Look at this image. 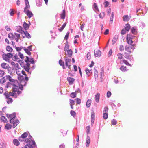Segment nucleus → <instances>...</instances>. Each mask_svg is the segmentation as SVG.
I'll list each match as a JSON object with an SVG mask.
<instances>
[{
	"mask_svg": "<svg viewBox=\"0 0 148 148\" xmlns=\"http://www.w3.org/2000/svg\"><path fill=\"white\" fill-rule=\"evenodd\" d=\"M8 36L9 38L10 39H11L12 40L14 39V38L15 37V36L14 35L13 33H10L8 34Z\"/></svg>",
	"mask_w": 148,
	"mask_h": 148,
	"instance_id": "38",
	"label": "nucleus"
},
{
	"mask_svg": "<svg viewBox=\"0 0 148 148\" xmlns=\"http://www.w3.org/2000/svg\"><path fill=\"white\" fill-rule=\"evenodd\" d=\"M10 115H11V116H10V118L11 119H10V123H12V121H13L15 120L16 117V114L15 113H13L12 114H10Z\"/></svg>",
	"mask_w": 148,
	"mask_h": 148,
	"instance_id": "15",
	"label": "nucleus"
},
{
	"mask_svg": "<svg viewBox=\"0 0 148 148\" xmlns=\"http://www.w3.org/2000/svg\"><path fill=\"white\" fill-rule=\"evenodd\" d=\"M119 49L120 51H123L124 50V46L122 45H120L119 47Z\"/></svg>",
	"mask_w": 148,
	"mask_h": 148,
	"instance_id": "56",
	"label": "nucleus"
},
{
	"mask_svg": "<svg viewBox=\"0 0 148 148\" xmlns=\"http://www.w3.org/2000/svg\"><path fill=\"white\" fill-rule=\"evenodd\" d=\"M5 77L6 79L8 80L11 82H14L15 81V80L12 79L11 77L9 75H7Z\"/></svg>",
	"mask_w": 148,
	"mask_h": 148,
	"instance_id": "20",
	"label": "nucleus"
},
{
	"mask_svg": "<svg viewBox=\"0 0 148 148\" xmlns=\"http://www.w3.org/2000/svg\"><path fill=\"white\" fill-rule=\"evenodd\" d=\"M126 40L127 43L129 44H132L134 41L130 38H129L128 37H126Z\"/></svg>",
	"mask_w": 148,
	"mask_h": 148,
	"instance_id": "26",
	"label": "nucleus"
},
{
	"mask_svg": "<svg viewBox=\"0 0 148 148\" xmlns=\"http://www.w3.org/2000/svg\"><path fill=\"white\" fill-rule=\"evenodd\" d=\"M32 137L30 135L28 138L26 139L25 141L26 143V145H27L30 147L37 148L36 144L34 140H32Z\"/></svg>",
	"mask_w": 148,
	"mask_h": 148,
	"instance_id": "3",
	"label": "nucleus"
},
{
	"mask_svg": "<svg viewBox=\"0 0 148 148\" xmlns=\"http://www.w3.org/2000/svg\"><path fill=\"white\" fill-rule=\"evenodd\" d=\"M20 81V83L19 84V88L21 90H23V86H26L27 84V82L25 80H23Z\"/></svg>",
	"mask_w": 148,
	"mask_h": 148,
	"instance_id": "6",
	"label": "nucleus"
},
{
	"mask_svg": "<svg viewBox=\"0 0 148 148\" xmlns=\"http://www.w3.org/2000/svg\"><path fill=\"white\" fill-rule=\"evenodd\" d=\"M5 73L4 71L0 69V77H2L4 75Z\"/></svg>",
	"mask_w": 148,
	"mask_h": 148,
	"instance_id": "57",
	"label": "nucleus"
},
{
	"mask_svg": "<svg viewBox=\"0 0 148 148\" xmlns=\"http://www.w3.org/2000/svg\"><path fill=\"white\" fill-rule=\"evenodd\" d=\"M131 32L133 34H136L137 33V32L136 29V28L132 27L131 29Z\"/></svg>",
	"mask_w": 148,
	"mask_h": 148,
	"instance_id": "31",
	"label": "nucleus"
},
{
	"mask_svg": "<svg viewBox=\"0 0 148 148\" xmlns=\"http://www.w3.org/2000/svg\"><path fill=\"white\" fill-rule=\"evenodd\" d=\"M123 62L127 66H131V65L127 61L125 60H123Z\"/></svg>",
	"mask_w": 148,
	"mask_h": 148,
	"instance_id": "48",
	"label": "nucleus"
},
{
	"mask_svg": "<svg viewBox=\"0 0 148 148\" xmlns=\"http://www.w3.org/2000/svg\"><path fill=\"white\" fill-rule=\"evenodd\" d=\"M28 132H26L23 133L21 136L22 137H23L24 138H25L28 136Z\"/></svg>",
	"mask_w": 148,
	"mask_h": 148,
	"instance_id": "51",
	"label": "nucleus"
},
{
	"mask_svg": "<svg viewBox=\"0 0 148 148\" xmlns=\"http://www.w3.org/2000/svg\"><path fill=\"white\" fill-rule=\"evenodd\" d=\"M23 27L25 30H27L29 29V25L27 24L25 22H24L23 24Z\"/></svg>",
	"mask_w": 148,
	"mask_h": 148,
	"instance_id": "22",
	"label": "nucleus"
},
{
	"mask_svg": "<svg viewBox=\"0 0 148 148\" xmlns=\"http://www.w3.org/2000/svg\"><path fill=\"white\" fill-rule=\"evenodd\" d=\"M140 27H141L142 28H143L145 26V24L144 22H141L140 23Z\"/></svg>",
	"mask_w": 148,
	"mask_h": 148,
	"instance_id": "63",
	"label": "nucleus"
},
{
	"mask_svg": "<svg viewBox=\"0 0 148 148\" xmlns=\"http://www.w3.org/2000/svg\"><path fill=\"white\" fill-rule=\"evenodd\" d=\"M14 144L16 146H18L19 145V142L18 140L16 139H14L13 140Z\"/></svg>",
	"mask_w": 148,
	"mask_h": 148,
	"instance_id": "37",
	"label": "nucleus"
},
{
	"mask_svg": "<svg viewBox=\"0 0 148 148\" xmlns=\"http://www.w3.org/2000/svg\"><path fill=\"white\" fill-rule=\"evenodd\" d=\"M12 123L13 124V127L14 128L19 123V121L18 120L16 119L15 121H14V120L13 121H12Z\"/></svg>",
	"mask_w": 148,
	"mask_h": 148,
	"instance_id": "13",
	"label": "nucleus"
},
{
	"mask_svg": "<svg viewBox=\"0 0 148 148\" xmlns=\"http://www.w3.org/2000/svg\"><path fill=\"white\" fill-rule=\"evenodd\" d=\"M92 70H89L88 68H86V69L85 71L86 74L88 76H90L92 73Z\"/></svg>",
	"mask_w": 148,
	"mask_h": 148,
	"instance_id": "23",
	"label": "nucleus"
},
{
	"mask_svg": "<svg viewBox=\"0 0 148 148\" xmlns=\"http://www.w3.org/2000/svg\"><path fill=\"white\" fill-rule=\"evenodd\" d=\"M125 29L127 31H129L130 28V26L129 24L126 25Z\"/></svg>",
	"mask_w": 148,
	"mask_h": 148,
	"instance_id": "44",
	"label": "nucleus"
},
{
	"mask_svg": "<svg viewBox=\"0 0 148 148\" xmlns=\"http://www.w3.org/2000/svg\"><path fill=\"white\" fill-rule=\"evenodd\" d=\"M111 123L113 125H115L117 123V121L115 119H113L111 121Z\"/></svg>",
	"mask_w": 148,
	"mask_h": 148,
	"instance_id": "53",
	"label": "nucleus"
},
{
	"mask_svg": "<svg viewBox=\"0 0 148 148\" xmlns=\"http://www.w3.org/2000/svg\"><path fill=\"white\" fill-rule=\"evenodd\" d=\"M127 37H128L129 38H130L132 40L134 39L135 38H136L135 36H134L130 34H127Z\"/></svg>",
	"mask_w": 148,
	"mask_h": 148,
	"instance_id": "43",
	"label": "nucleus"
},
{
	"mask_svg": "<svg viewBox=\"0 0 148 148\" xmlns=\"http://www.w3.org/2000/svg\"><path fill=\"white\" fill-rule=\"evenodd\" d=\"M70 96L73 98L75 97L76 96V94L75 92L71 93L70 94Z\"/></svg>",
	"mask_w": 148,
	"mask_h": 148,
	"instance_id": "54",
	"label": "nucleus"
},
{
	"mask_svg": "<svg viewBox=\"0 0 148 148\" xmlns=\"http://www.w3.org/2000/svg\"><path fill=\"white\" fill-rule=\"evenodd\" d=\"M8 73L11 75H12L15 73V70L13 67H9L8 69L7 70Z\"/></svg>",
	"mask_w": 148,
	"mask_h": 148,
	"instance_id": "9",
	"label": "nucleus"
},
{
	"mask_svg": "<svg viewBox=\"0 0 148 148\" xmlns=\"http://www.w3.org/2000/svg\"><path fill=\"white\" fill-rule=\"evenodd\" d=\"M21 69H16L15 70V71H16V73L18 75V76H19V75L21 74V71H20Z\"/></svg>",
	"mask_w": 148,
	"mask_h": 148,
	"instance_id": "46",
	"label": "nucleus"
},
{
	"mask_svg": "<svg viewBox=\"0 0 148 148\" xmlns=\"http://www.w3.org/2000/svg\"><path fill=\"white\" fill-rule=\"evenodd\" d=\"M69 45L68 43V41H67L66 44L65 45V46L64 47V50L65 51H66L68 50H69Z\"/></svg>",
	"mask_w": 148,
	"mask_h": 148,
	"instance_id": "45",
	"label": "nucleus"
},
{
	"mask_svg": "<svg viewBox=\"0 0 148 148\" xmlns=\"http://www.w3.org/2000/svg\"><path fill=\"white\" fill-rule=\"evenodd\" d=\"M1 66L2 68L7 70L10 67L9 65L8 64L4 62L2 63L1 64Z\"/></svg>",
	"mask_w": 148,
	"mask_h": 148,
	"instance_id": "11",
	"label": "nucleus"
},
{
	"mask_svg": "<svg viewBox=\"0 0 148 148\" xmlns=\"http://www.w3.org/2000/svg\"><path fill=\"white\" fill-rule=\"evenodd\" d=\"M11 87H12V91H13V88H17V87L18 88V86L15 84L14 82L12 83L9 82H8L5 86V87L8 88Z\"/></svg>",
	"mask_w": 148,
	"mask_h": 148,
	"instance_id": "7",
	"label": "nucleus"
},
{
	"mask_svg": "<svg viewBox=\"0 0 148 148\" xmlns=\"http://www.w3.org/2000/svg\"><path fill=\"white\" fill-rule=\"evenodd\" d=\"M67 51V54L65 53L66 55H68L69 57H71L73 51L71 49L68 50Z\"/></svg>",
	"mask_w": 148,
	"mask_h": 148,
	"instance_id": "24",
	"label": "nucleus"
},
{
	"mask_svg": "<svg viewBox=\"0 0 148 148\" xmlns=\"http://www.w3.org/2000/svg\"><path fill=\"white\" fill-rule=\"evenodd\" d=\"M65 64L66 66H68V63H70L71 61V59L69 58H66V57H65Z\"/></svg>",
	"mask_w": 148,
	"mask_h": 148,
	"instance_id": "32",
	"label": "nucleus"
},
{
	"mask_svg": "<svg viewBox=\"0 0 148 148\" xmlns=\"http://www.w3.org/2000/svg\"><path fill=\"white\" fill-rule=\"evenodd\" d=\"M103 117L104 119H107L108 117V113L106 112H103Z\"/></svg>",
	"mask_w": 148,
	"mask_h": 148,
	"instance_id": "52",
	"label": "nucleus"
},
{
	"mask_svg": "<svg viewBox=\"0 0 148 148\" xmlns=\"http://www.w3.org/2000/svg\"><path fill=\"white\" fill-rule=\"evenodd\" d=\"M120 69L122 71L125 72L128 70L126 66H122L120 68Z\"/></svg>",
	"mask_w": 148,
	"mask_h": 148,
	"instance_id": "28",
	"label": "nucleus"
},
{
	"mask_svg": "<svg viewBox=\"0 0 148 148\" xmlns=\"http://www.w3.org/2000/svg\"><path fill=\"white\" fill-rule=\"evenodd\" d=\"M12 125L9 124H6L5 126V128L7 130H9L11 128Z\"/></svg>",
	"mask_w": 148,
	"mask_h": 148,
	"instance_id": "41",
	"label": "nucleus"
},
{
	"mask_svg": "<svg viewBox=\"0 0 148 148\" xmlns=\"http://www.w3.org/2000/svg\"><path fill=\"white\" fill-rule=\"evenodd\" d=\"M101 53L100 51L99 50H96L95 49L94 50V54L95 56V57H99L101 55Z\"/></svg>",
	"mask_w": 148,
	"mask_h": 148,
	"instance_id": "14",
	"label": "nucleus"
},
{
	"mask_svg": "<svg viewBox=\"0 0 148 148\" xmlns=\"http://www.w3.org/2000/svg\"><path fill=\"white\" fill-rule=\"evenodd\" d=\"M124 55H125V58L127 59H129V57L130 55H129V54L127 53H124Z\"/></svg>",
	"mask_w": 148,
	"mask_h": 148,
	"instance_id": "58",
	"label": "nucleus"
},
{
	"mask_svg": "<svg viewBox=\"0 0 148 148\" xmlns=\"http://www.w3.org/2000/svg\"><path fill=\"white\" fill-rule=\"evenodd\" d=\"M1 121L4 123H6L8 122L7 119L4 116H2L1 117Z\"/></svg>",
	"mask_w": 148,
	"mask_h": 148,
	"instance_id": "36",
	"label": "nucleus"
},
{
	"mask_svg": "<svg viewBox=\"0 0 148 148\" xmlns=\"http://www.w3.org/2000/svg\"><path fill=\"white\" fill-rule=\"evenodd\" d=\"M70 114L73 117H74L75 116L76 113L74 111L71 110L70 111Z\"/></svg>",
	"mask_w": 148,
	"mask_h": 148,
	"instance_id": "62",
	"label": "nucleus"
},
{
	"mask_svg": "<svg viewBox=\"0 0 148 148\" xmlns=\"http://www.w3.org/2000/svg\"><path fill=\"white\" fill-rule=\"evenodd\" d=\"M6 78L5 77H4L0 79V83L2 84L6 81Z\"/></svg>",
	"mask_w": 148,
	"mask_h": 148,
	"instance_id": "42",
	"label": "nucleus"
},
{
	"mask_svg": "<svg viewBox=\"0 0 148 148\" xmlns=\"http://www.w3.org/2000/svg\"><path fill=\"white\" fill-rule=\"evenodd\" d=\"M36 5L38 6H40L42 5V0H36Z\"/></svg>",
	"mask_w": 148,
	"mask_h": 148,
	"instance_id": "25",
	"label": "nucleus"
},
{
	"mask_svg": "<svg viewBox=\"0 0 148 148\" xmlns=\"http://www.w3.org/2000/svg\"><path fill=\"white\" fill-rule=\"evenodd\" d=\"M91 125H92L94 123L95 120V113L93 111L91 112Z\"/></svg>",
	"mask_w": 148,
	"mask_h": 148,
	"instance_id": "17",
	"label": "nucleus"
},
{
	"mask_svg": "<svg viewBox=\"0 0 148 148\" xmlns=\"http://www.w3.org/2000/svg\"><path fill=\"white\" fill-rule=\"evenodd\" d=\"M18 78L20 81L25 80V81L27 82L29 80V78L27 76L24 77L21 74L18 76Z\"/></svg>",
	"mask_w": 148,
	"mask_h": 148,
	"instance_id": "8",
	"label": "nucleus"
},
{
	"mask_svg": "<svg viewBox=\"0 0 148 148\" xmlns=\"http://www.w3.org/2000/svg\"><path fill=\"white\" fill-rule=\"evenodd\" d=\"M118 38V37L117 36H115L114 37L112 42V45L114 44L116 42Z\"/></svg>",
	"mask_w": 148,
	"mask_h": 148,
	"instance_id": "40",
	"label": "nucleus"
},
{
	"mask_svg": "<svg viewBox=\"0 0 148 148\" xmlns=\"http://www.w3.org/2000/svg\"><path fill=\"white\" fill-rule=\"evenodd\" d=\"M123 21H127L130 20V18H129V16L128 15H124L123 17Z\"/></svg>",
	"mask_w": 148,
	"mask_h": 148,
	"instance_id": "39",
	"label": "nucleus"
},
{
	"mask_svg": "<svg viewBox=\"0 0 148 148\" xmlns=\"http://www.w3.org/2000/svg\"><path fill=\"white\" fill-rule=\"evenodd\" d=\"M10 14V16H12L14 14V11L13 9H10L9 11Z\"/></svg>",
	"mask_w": 148,
	"mask_h": 148,
	"instance_id": "49",
	"label": "nucleus"
},
{
	"mask_svg": "<svg viewBox=\"0 0 148 148\" xmlns=\"http://www.w3.org/2000/svg\"><path fill=\"white\" fill-rule=\"evenodd\" d=\"M125 49L127 52L131 53L130 47L129 45H126L125 47Z\"/></svg>",
	"mask_w": 148,
	"mask_h": 148,
	"instance_id": "35",
	"label": "nucleus"
},
{
	"mask_svg": "<svg viewBox=\"0 0 148 148\" xmlns=\"http://www.w3.org/2000/svg\"><path fill=\"white\" fill-rule=\"evenodd\" d=\"M6 50L9 53H11L13 50L12 48L9 45L7 46Z\"/></svg>",
	"mask_w": 148,
	"mask_h": 148,
	"instance_id": "30",
	"label": "nucleus"
},
{
	"mask_svg": "<svg viewBox=\"0 0 148 148\" xmlns=\"http://www.w3.org/2000/svg\"><path fill=\"white\" fill-rule=\"evenodd\" d=\"M14 53H4L2 55V58L3 59L6 61L9 62L10 59L13 57V54Z\"/></svg>",
	"mask_w": 148,
	"mask_h": 148,
	"instance_id": "5",
	"label": "nucleus"
},
{
	"mask_svg": "<svg viewBox=\"0 0 148 148\" xmlns=\"http://www.w3.org/2000/svg\"><path fill=\"white\" fill-rule=\"evenodd\" d=\"M12 58V60L14 61H15L17 60H19V58L18 57V55L17 53ZM20 61V60H19V61ZM19 62H21L19 61Z\"/></svg>",
	"mask_w": 148,
	"mask_h": 148,
	"instance_id": "29",
	"label": "nucleus"
},
{
	"mask_svg": "<svg viewBox=\"0 0 148 148\" xmlns=\"http://www.w3.org/2000/svg\"><path fill=\"white\" fill-rule=\"evenodd\" d=\"M22 92L19 91V89L17 88H13L12 92H10L9 93L8 91H6L3 94L4 96L5 97V98L8 99L7 103L8 104L11 103L13 102V100L11 98H10V96H12L13 97L17 98V97L21 94Z\"/></svg>",
	"mask_w": 148,
	"mask_h": 148,
	"instance_id": "1",
	"label": "nucleus"
},
{
	"mask_svg": "<svg viewBox=\"0 0 148 148\" xmlns=\"http://www.w3.org/2000/svg\"><path fill=\"white\" fill-rule=\"evenodd\" d=\"M67 81L69 82V84L70 85H72L73 84V82L75 80V79L71 77H68L67 78Z\"/></svg>",
	"mask_w": 148,
	"mask_h": 148,
	"instance_id": "18",
	"label": "nucleus"
},
{
	"mask_svg": "<svg viewBox=\"0 0 148 148\" xmlns=\"http://www.w3.org/2000/svg\"><path fill=\"white\" fill-rule=\"evenodd\" d=\"M99 16L100 18L102 19L105 16V13L104 12H102L100 14Z\"/></svg>",
	"mask_w": 148,
	"mask_h": 148,
	"instance_id": "50",
	"label": "nucleus"
},
{
	"mask_svg": "<svg viewBox=\"0 0 148 148\" xmlns=\"http://www.w3.org/2000/svg\"><path fill=\"white\" fill-rule=\"evenodd\" d=\"M100 97V94L98 93L95 95V99L96 102H99Z\"/></svg>",
	"mask_w": 148,
	"mask_h": 148,
	"instance_id": "19",
	"label": "nucleus"
},
{
	"mask_svg": "<svg viewBox=\"0 0 148 148\" xmlns=\"http://www.w3.org/2000/svg\"><path fill=\"white\" fill-rule=\"evenodd\" d=\"M114 12H112L111 13V16L110 21V24L112 25L113 22V20L114 18Z\"/></svg>",
	"mask_w": 148,
	"mask_h": 148,
	"instance_id": "33",
	"label": "nucleus"
},
{
	"mask_svg": "<svg viewBox=\"0 0 148 148\" xmlns=\"http://www.w3.org/2000/svg\"><path fill=\"white\" fill-rule=\"evenodd\" d=\"M24 60L25 62L23 60H20L19 61L21 62L20 64L21 67H23L25 71L27 72L28 74L30 75L32 71H30V62L34 64L35 63V62L33 58H29L27 56H26V58Z\"/></svg>",
	"mask_w": 148,
	"mask_h": 148,
	"instance_id": "2",
	"label": "nucleus"
},
{
	"mask_svg": "<svg viewBox=\"0 0 148 148\" xmlns=\"http://www.w3.org/2000/svg\"><path fill=\"white\" fill-rule=\"evenodd\" d=\"M18 55L22 59H23L24 58V56L23 54L21 53V52H19L18 53Z\"/></svg>",
	"mask_w": 148,
	"mask_h": 148,
	"instance_id": "61",
	"label": "nucleus"
},
{
	"mask_svg": "<svg viewBox=\"0 0 148 148\" xmlns=\"http://www.w3.org/2000/svg\"><path fill=\"white\" fill-rule=\"evenodd\" d=\"M25 1L26 6L24 8V12L26 14L29 18H30L33 16V14L32 12L28 10L30 8V6L28 0H25Z\"/></svg>",
	"mask_w": 148,
	"mask_h": 148,
	"instance_id": "4",
	"label": "nucleus"
},
{
	"mask_svg": "<svg viewBox=\"0 0 148 148\" xmlns=\"http://www.w3.org/2000/svg\"><path fill=\"white\" fill-rule=\"evenodd\" d=\"M117 56L119 59H121L123 58L122 55L120 53H119L117 54Z\"/></svg>",
	"mask_w": 148,
	"mask_h": 148,
	"instance_id": "60",
	"label": "nucleus"
},
{
	"mask_svg": "<svg viewBox=\"0 0 148 148\" xmlns=\"http://www.w3.org/2000/svg\"><path fill=\"white\" fill-rule=\"evenodd\" d=\"M66 16V11L65 9H64L62 12L60 14V17L61 19H64Z\"/></svg>",
	"mask_w": 148,
	"mask_h": 148,
	"instance_id": "16",
	"label": "nucleus"
},
{
	"mask_svg": "<svg viewBox=\"0 0 148 148\" xmlns=\"http://www.w3.org/2000/svg\"><path fill=\"white\" fill-rule=\"evenodd\" d=\"M23 48V49L25 53H27L28 55L30 56L31 55V53L30 52L31 51H29L28 49H27V48H26L25 47H24Z\"/></svg>",
	"mask_w": 148,
	"mask_h": 148,
	"instance_id": "27",
	"label": "nucleus"
},
{
	"mask_svg": "<svg viewBox=\"0 0 148 148\" xmlns=\"http://www.w3.org/2000/svg\"><path fill=\"white\" fill-rule=\"evenodd\" d=\"M23 34H24L25 35V36L27 38H30L31 37V36L28 33L27 31H24Z\"/></svg>",
	"mask_w": 148,
	"mask_h": 148,
	"instance_id": "21",
	"label": "nucleus"
},
{
	"mask_svg": "<svg viewBox=\"0 0 148 148\" xmlns=\"http://www.w3.org/2000/svg\"><path fill=\"white\" fill-rule=\"evenodd\" d=\"M23 47H16L15 45L14 46V47L16 49V50L17 51H21L22 49H23Z\"/></svg>",
	"mask_w": 148,
	"mask_h": 148,
	"instance_id": "47",
	"label": "nucleus"
},
{
	"mask_svg": "<svg viewBox=\"0 0 148 148\" xmlns=\"http://www.w3.org/2000/svg\"><path fill=\"white\" fill-rule=\"evenodd\" d=\"M103 4L104 5V7L106 8L108 6L109 3L108 1H106L104 2Z\"/></svg>",
	"mask_w": 148,
	"mask_h": 148,
	"instance_id": "59",
	"label": "nucleus"
},
{
	"mask_svg": "<svg viewBox=\"0 0 148 148\" xmlns=\"http://www.w3.org/2000/svg\"><path fill=\"white\" fill-rule=\"evenodd\" d=\"M16 30L19 32L21 33V34H23L24 31L23 30L22 27L21 26H18L15 28Z\"/></svg>",
	"mask_w": 148,
	"mask_h": 148,
	"instance_id": "10",
	"label": "nucleus"
},
{
	"mask_svg": "<svg viewBox=\"0 0 148 148\" xmlns=\"http://www.w3.org/2000/svg\"><path fill=\"white\" fill-rule=\"evenodd\" d=\"M91 101L92 100L90 99H89L87 100L86 104V106L87 108H89L90 107L91 103Z\"/></svg>",
	"mask_w": 148,
	"mask_h": 148,
	"instance_id": "34",
	"label": "nucleus"
},
{
	"mask_svg": "<svg viewBox=\"0 0 148 148\" xmlns=\"http://www.w3.org/2000/svg\"><path fill=\"white\" fill-rule=\"evenodd\" d=\"M104 71H103V69H101V72H100V76H101V77H100V78L101 79H102L103 78V77L104 76Z\"/></svg>",
	"mask_w": 148,
	"mask_h": 148,
	"instance_id": "55",
	"label": "nucleus"
},
{
	"mask_svg": "<svg viewBox=\"0 0 148 148\" xmlns=\"http://www.w3.org/2000/svg\"><path fill=\"white\" fill-rule=\"evenodd\" d=\"M93 10L96 12H99V10L98 9V6L96 3H94L93 5Z\"/></svg>",
	"mask_w": 148,
	"mask_h": 148,
	"instance_id": "12",
	"label": "nucleus"
},
{
	"mask_svg": "<svg viewBox=\"0 0 148 148\" xmlns=\"http://www.w3.org/2000/svg\"><path fill=\"white\" fill-rule=\"evenodd\" d=\"M59 64L61 66H62L64 64V61H63L62 60H60L59 61Z\"/></svg>",
	"mask_w": 148,
	"mask_h": 148,
	"instance_id": "64",
	"label": "nucleus"
}]
</instances>
